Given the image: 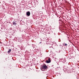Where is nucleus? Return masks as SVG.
<instances>
[{
    "label": "nucleus",
    "mask_w": 79,
    "mask_h": 79,
    "mask_svg": "<svg viewBox=\"0 0 79 79\" xmlns=\"http://www.w3.org/2000/svg\"><path fill=\"white\" fill-rule=\"evenodd\" d=\"M64 46H67V45H68V44H64Z\"/></svg>",
    "instance_id": "423d86ee"
},
{
    "label": "nucleus",
    "mask_w": 79,
    "mask_h": 79,
    "mask_svg": "<svg viewBox=\"0 0 79 79\" xmlns=\"http://www.w3.org/2000/svg\"><path fill=\"white\" fill-rule=\"evenodd\" d=\"M11 49L9 50V51L7 52L8 53H10V52H11Z\"/></svg>",
    "instance_id": "20e7f679"
},
{
    "label": "nucleus",
    "mask_w": 79,
    "mask_h": 79,
    "mask_svg": "<svg viewBox=\"0 0 79 79\" xmlns=\"http://www.w3.org/2000/svg\"><path fill=\"white\" fill-rule=\"evenodd\" d=\"M46 63H50V61L49 60H46Z\"/></svg>",
    "instance_id": "39448f33"
},
{
    "label": "nucleus",
    "mask_w": 79,
    "mask_h": 79,
    "mask_svg": "<svg viewBox=\"0 0 79 79\" xmlns=\"http://www.w3.org/2000/svg\"><path fill=\"white\" fill-rule=\"evenodd\" d=\"M41 43H42V42H40V44H41Z\"/></svg>",
    "instance_id": "1a4fd4ad"
},
{
    "label": "nucleus",
    "mask_w": 79,
    "mask_h": 79,
    "mask_svg": "<svg viewBox=\"0 0 79 79\" xmlns=\"http://www.w3.org/2000/svg\"><path fill=\"white\" fill-rule=\"evenodd\" d=\"M15 21V22H13V24L14 25H15V26H16V21Z\"/></svg>",
    "instance_id": "7ed1b4c3"
},
{
    "label": "nucleus",
    "mask_w": 79,
    "mask_h": 79,
    "mask_svg": "<svg viewBox=\"0 0 79 79\" xmlns=\"http://www.w3.org/2000/svg\"><path fill=\"white\" fill-rule=\"evenodd\" d=\"M48 61H49L50 62H51V60H50V58L48 59Z\"/></svg>",
    "instance_id": "0eeeda50"
},
{
    "label": "nucleus",
    "mask_w": 79,
    "mask_h": 79,
    "mask_svg": "<svg viewBox=\"0 0 79 79\" xmlns=\"http://www.w3.org/2000/svg\"><path fill=\"white\" fill-rule=\"evenodd\" d=\"M30 15H31V13H30V12L28 11L26 13V15L27 16H30Z\"/></svg>",
    "instance_id": "f03ea898"
},
{
    "label": "nucleus",
    "mask_w": 79,
    "mask_h": 79,
    "mask_svg": "<svg viewBox=\"0 0 79 79\" xmlns=\"http://www.w3.org/2000/svg\"><path fill=\"white\" fill-rule=\"evenodd\" d=\"M60 48L61 47H63L62 46V45H60Z\"/></svg>",
    "instance_id": "6e6552de"
},
{
    "label": "nucleus",
    "mask_w": 79,
    "mask_h": 79,
    "mask_svg": "<svg viewBox=\"0 0 79 79\" xmlns=\"http://www.w3.org/2000/svg\"><path fill=\"white\" fill-rule=\"evenodd\" d=\"M48 68V67H47V66L46 65H43V66L41 68V69L42 70V71H44V69L45 70V69H47Z\"/></svg>",
    "instance_id": "f257e3e1"
}]
</instances>
